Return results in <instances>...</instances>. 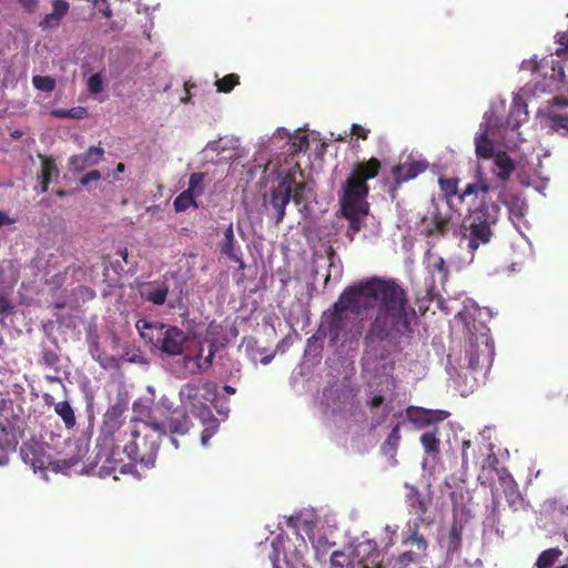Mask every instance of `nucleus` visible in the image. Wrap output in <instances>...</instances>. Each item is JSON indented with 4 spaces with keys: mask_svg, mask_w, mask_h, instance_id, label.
Instances as JSON below:
<instances>
[{
    "mask_svg": "<svg viewBox=\"0 0 568 568\" xmlns=\"http://www.w3.org/2000/svg\"><path fill=\"white\" fill-rule=\"evenodd\" d=\"M135 327L142 338L166 355H183L192 341L189 334L176 326L152 323L144 318L138 320Z\"/></svg>",
    "mask_w": 568,
    "mask_h": 568,
    "instance_id": "nucleus-5",
    "label": "nucleus"
},
{
    "mask_svg": "<svg viewBox=\"0 0 568 568\" xmlns=\"http://www.w3.org/2000/svg\"><path fill=\"white\" fill-rule=\"evenodd\" d=\"M458 183L459 180L457 178H440L438 180L439 189L446 199H450L458 194Z\"/></svg>",
    "mask_w": 568,
    "mask_h": 568,
    "instance_id": "nucleus-36",
    "label": "nucleus"
},
{
    "mask_svg": "<svg viewBox=\"0 0 568 568\" xmlns=\"http://www.w3.org/2000/svg\"><path fill=\"white\" fill-rule=\"evenodd\" d=\"M506 481H507L506 486H503V491H504L506 501L508 503V505L511 508L517 509L518 506L523 501L521 494L518 489V486H517L515 479H509L508 477H506Z\"/></svg>",
    "mask_w": 568,
    "mask_h": 568,
    "instance_id": "nucleus-28",
    "label": "nucleus"
},
{
    "mask_svg": "<svg viewBox=\"0 0 568 568\" xmlns=\"http://www.w3.org/2000/svg\"><path fill=\"white\" fill-rule=\"evenodd\" d=\"M22 460L30 465L34 473H41L45 477V471L51 469L54 473L69 474V471L80 463L78 456L70 458L52 459L47 453L45 446L37 440H30L20 447Z\"/></svg>",
    "mask_w": 568,
    "mask_h": 568,
    "instance_id": "nucleus-7",
    "label": "nucleus"
},
{
    "mask_svg": "<svg viewBox=\"0 0 568 568\" xmlns=\"http://www.w3.org/2000/svg\"><path fill=\"white\" fill-rule=\"evenodd\" d=\"M104 150L101 146H91L82 154L72 155L69 159V165L77 172L84 171L94 166L103 159Z\"/></svg>",
    "mask_w": 568,
    "mask_h": 568,
    "instance_id": "nucleus-17",
    "label": "nucleus"
},
{
    "mask_svg": "<svg viewBox=\"0 0 568 568\" xmlns=\"http://www.w3.org/2000/svg\"><path fill=\"white\" fill-rule=\"evenodd\" d=\"M494 164V173L501 181L509 180L513 172L515 171V162L505 151H498L495 154Z\"/></svg>",
    "mask_w": 568,
    "mask_h": 568,
    "instance_id": "nucleus-22",
    "label": "nucleus"
},
{
    "mask_svg": "<svg viewBox=\"0 0 568 568\" xmlns=\"http://www.w3.org/2000/svg\"><path fill=\"white\" fill-rule=\"evenodd\" d=\"M179 396L182 405L196 415L205 426L201 434V442L206 445L219 428V420L207 405L217 397L216 384L210 381L186 383L181 387Z\"/></svg>",
    "mask_w": 568,
    "mask_h": 568,
    "instance_id": "nucleus-3",
    "label": "nucleus"
},
{
    "mask_svg": "<svg viewBox=\"0 0 568 568\" xmlns=\"http://www.w3.org/2000/svg\"><path fill=\"white\" fill-rule=\"evenodd\" d=\"M387 357H372V356H368V357H363L362 358V366L364 369H366L368 366H379L381 365V362L385 361ZM382 366L384 368L385 367V364H382Z\"/></svg>",
    "mask_w": 568,
    "mask_h": 568,
    "instance_id": "nucleus-50",
    "label": "nucleus"
},
{
    "mask_svg": "<svg viewBox=\"0 0 568 568\" xmlns=\"http://www.w3.org/2000/svg\"><path fill=\"white\" fill-rule=\"evenodd\" d=\"M480 357H447L446 372L454 387L466 396L477 386L478 376L484 374L486 366L491 365V361L487 364L479 363Z\"/></svg>",
    "mask_w": 568,
    "mask_h": 568,
    "instance_id": "nucleus-9",
    "label": "nucleus"
},
{
    "mask_svg": "<svg viewBox=\"0 0 568 568\" xmlns=\"http://www.w3.org/2000/svg\"><path fill=\"white\" fill-rule=\"evenodd\" d=\"M550 128L560 134H568V113L552 112L548 116Z\"/></svg>",
    "mask_w": 568,
    "mask_h": 568,
    "instance_id": "nucleus-34",
    "label": "nucleus"
},
{
    "mask_svg": "<svg viewBox=\"0 0 568 568\" xmlns=\"http://www.w3.org/2000/svg\"><path fill=\"white\" fill-rule=\"evenodd\" d=\"M88 90L93 94H98L103 91V79L100 73H94L89 78Z\"/></svg>",
    "mask_w": 568,
    "mask_h": 568,
    "instance_id": "nucleus-45",
    "label": "nucleus"
},
{
    "mask_svg": "<svg viewBox=\"0 0 568 568\" xmlns=\"http://www.w3.org/2000/svg\"><path fill=\"white\" fill-rule=\"evenodd\" d=\"M375 308L367 337L393 343L398 352L414 339L412 321L416 313L408 304L404 288L395 280L372 276L358 284L348 286L331 308L321 317L318 335L337 342L347 331L353 315Z\"/></svg>",
    "mask_w": 568,
    "mask_h": 568,
    "instance_id": "nucleus-1",
    "label": "nucleus"
},
{
    "mask_svg": "<svg viewBox=\"0 0 568 568\" xmlns=\"http://www.w3.org/2000/svg\"><path fill=\"white\" fill-rule=\"evenodd\" d=\"M169 288L166 285L158 286L146 293L145 298L154 305H162L168 297Z\"/></svg>",
    "mask_w": 568,
    "mask_h": 568,
    "instance_id": "nucleus-41",
    "label": "nucleus"
},
{
    "mask_svg": "<svg viewBox=\"0 0 568 568\" xmlns=\"http://www.w3.org/2000/svg\"><path fill=\"white\" fill-rule=\"evenodd\" d=\"M427 169L428 162L426 160L408 158L405 162L399 163L392 169L395 186H399L403 183L415 179Z\"/></svg>",
    "mask_w": 568,
    "mask_h": 568,
    "instance_id": "nucleus-15",
    "label": "nucleus"
},
{
    "mask_svg": "<svg viewBox=\"0 0 568 568\" xmlns=\"http://www.w3.org/2000/svg\"><path fill=\"white\" fill-rule=\"evenodd\" d=\"M101 179V173L98 170H92L83 175L80 180L82 185H89L92 181H98Z\"/></svg>",
    "mask_w": 568,
    "mask_h": 568,
    "instance_id": "nucleus-51",
    "label": "nucleus"
},
{
    "mask_svg": "<svg viewBox=\"0 0 568 568\" xmlns=\"http://www.w3.org/2000/svg\"><path fill=\"white\" fill-rule=\"evenodd\" d=\"M470 447H471V442L469 439L463 440V443H462V466L464 469L468 468V464L470 460L468 449Z\"/></svg>",
    "mask_w": 568,
    "mask_h": 568,
    "instance_id": "nucleus-48",
    "label": "nucleus"
},
{
    "mask_svg": "<svg viewBox=\"0 0 568 568\" xmlns=\"http://www.w3.org/2000/svg\"><path fill=\"white\" fill-rule=\"evenodd\" d=\"M168 363L171 373L185 379L193 375L204 374L213 364V357H170Z\"/></svg>",
    "mask_w": 568,
    "mask_h": 568,
    "instance_id": "nucleus-10",
    "label": "nucleus"
},
{
    "mask_svg": "<svg viewBox=\"0 0 568 568\" xmlns=\"http://www.w3.org/2000/svg\"><path fill=\"white\" fill-rule=\"evenodd\" d=\"M41 173L40 180H45L51 182L53 175H58V168L53 159L41 155Z\"/></svg>",
    "mask_w": 568,
    "mask_h": 568,
    "instance_id": "nucleus-37",
    "label": "nucleus"
},
{
    "mask_svg": "<svg viewBox=\"0 0 568 568\" xmlns=\"http://www.w3.org/2000/svg\"><path fill=\"white\" fill-rule=\"evenodd\" d=\"M32 84L36 89L43 92H52L55 89V80L49 75H34Z\"/></svg>",
    "mask_w": 568,
    "mask_h": 568,
    "instance_id": "nucleus-40",
    "label": "nucleus"
},
{
    "mask_svg": "<svg viewBox=\"0 0 568 568\" xmlns=\"http://www.w3.org/2000/svg\"><path fill=\"white\" fill-rule=\"evenodd\" d=\"M381 168L376 158L358 162L342 186L341 207L349 223L351 239L361 231L362 219L369 213V203L366 200L369 193L367 181L376 178Z\"/></svg>",
    "mask_w": 568,
    "mask_h": 568,
    "instance_id": "nucleus-2",
    "label": "nucleus"
},
{
    "mask_svg": "<svg viewBox=\"0 0 568 568\" xmlns=\"http://www.w3.org/2000/svg\"><path fill=\"white\" fill-rule=\"evenodd\" d=\"M364 546H367L369 549L373 550V552L371 554V557H373L372 559V564L374 565L373 567H369L367 565H363L362 568H382V565L381 562H377L375 561V559H377L379 557V552L375 549V545H373V541L372 540H368L367 542L364 544ZM363 547V545H359L358 546V549Z\"/></svg>",
    "mask_w": 568,
    "mask_h": 568,
    "instance_id": "nucleus-47",
    "label": "nucleus"
},
{
    "mask_svg": "<svg viewBox=\"0 0 568 568\" xmlns=\"http://www.w3.org/2000/svg\"><path fill=\"white\" fill-rule=\"evenodd\" d=\"M166 429V436L169 437L170 442L175 448H179V443L175 436H183L185 435L190 427H191V420L187 415L182 414L179 417H172L169 420L168 427L162 424Z\"/></svg>",
    "mask_w": 568,
    "mask_h": 568,
    "instance_id": "nucleus-20",
    "label": "nucleus"
},
{
    "mask_svg": "<svg viewBox=\"0 0 568 568\" xmlns=\"http://www.w3.org/2000/svg\"><path fill=\"white\" fill-rule=\"evenodd\" d=\"M240 83V77L236 73H230L222 79L216 80L217 92L230 93Z\"/></svg>",
    "mask_w": 568,
    "mask_h": 568,
    "instance_id": "nucleus-38",
    "label": "nucleus"
},
{
    "mask_svg": "<svg viewBox=\"0 0 568 568\" xmlns=\"http://www.w3.org/2000/svg\"><path fill=\"white\" fill-rule=\"evenodd\" d=\"M173 207L175 212H184L189 207L197 209L199 204L196 202V199L186 190L181 192L173 201Z\"/></svg>",
    "mask_w": 568,
    "mask_h": 568,
    "instance_id": "nucleus-32",
    "label": "nucleus"
},
{
    "mask_svg": "<svg viewBox=\"0 0 568 568\" xmlns=\"http://www.w3.org/2000/svg\"><path fill=\"white\" fill-rule=\"evenodd\" d=\"M19 4L29 13L34 12L38 9V0H18Z\"/></svg>",
    "mask_w": 568,
    "mask_h": 568,
    "instance_id": "nucleus-56",
    "label": "nucleus"
},
{
    "mask_svg": "<svg viewBox=\"0 0 568 568\" xmlns=\"http://www.w3.org/2000/svg\"><path fill=\"white\" fill-rule=\"evenodd\" d=\"M468 355H495V344L489 328L480 325L479 328L470 332Z\"/></svg>",
    "mask_w": 568,
    "mask_h": 568,
    "instance_id": "nucleus-14",
    "label": "nucleus"
},
{
    "mask_svg": "<svg viewBox=\"0 0 568 568\" xmlns=\"http://www.w3.org/2000/svg\"><path fill=\"white\" fill-rule=\"evenodd\" d=\"M52 114L57 118H71V119H84L88 115V111L83 106H73L71 109H57L52 111Z\"/></svg>",
    "mask_w": 568,
    "mask_h": 568,
    "instance_id": "nucleus-39",
    "label": "nucleus"
},
{
    "mask_svg": "<svg viewBox=\"0 0 568 568\" xmlns=\"http://www.w3.org/2000/svg\"><path fill=\"white\" fill-rule=\"evenodd\" d=\"M499 206L481 203L463 222L464 237L468 240L467 247L474 253L480 245L490 242L491 226L498 221Z\"/></svg>",
    "mask_w": 568,
    "mask_h": 568,
    "instance_id": "nucleus-6",
    "label": "nucleus"
},
{
    "mask_svg": "<svg viewBox=\"0 0 568 568\" xmlns=\"http://www.w3.org/2000/svg\"><path fill=\"white\" fill-rule=\"evenodd\" d=\"M463 530V524L454 519L448 535L442 539V546L447 554H454L460 549Z\"/></svg>",
    "mask_w": 568,
    "mask_h": 568,
    "instance_id": "nucleus-24",
    "label": "nucleus"
},
{
    "mask_svg": "<svg viewBox=\"0 0 568 568\" xmlns=\"http://www.w3.org/2000/svg\"><path fill=\"white\" fill-rule=\"evenodd\" d=\"M212 404L219 415L223 416L224 418H226L229 416V413H230L229 400L225 398H221L219 393H217L216 399Z\"/></svg>",
    "mask_w": 568,
    "mask_h": 568,
    "instance_id": "nucleus-46",
    "label": "nucleus"
},
{
    "mask_svg": "<svg viewBox=\"0 0 568 568\" xmlns=\"http://www.w3.org/2000/svg\"><path fill=\"white\" fill-rule=\"evenodd\" d=\"M495 470H496V473H497V475L499 477V481H500L501 487L506 486V484H507L506 477H508L509 479H514L511 474L505 467L496 468Z\"/></svg>",
    "mask_w": 568,
    "mask_h": 568,
    "instance_id": "nucleus-58",
    "label": "nucleus"
},
{
    "mask_svg": "<svg viewBox=\"0 0 568 568\" xmlns=\"http://www.w3.org/2000/svg\"><path fill=\"white\" fill-rule=\"evenodd\" d=\"M368 132L369 131L363 128L361 124H352L351 133L358 136L359 139L366 140L368 138Z\"/></svg>",
    "mask_w": 568,
    "mask_h": 568,
    "instance_id": "nucleus-53",
    "label": "nucleus"
},
{
    "mask_svg": "<svg viewBox=\"0 0 568 568\" xmlns=\"http://www.w3.org/2000/svg\"><path fill=\"white\" fill-rule=\"evenodd\" d=\"M134 466L130 464H121V462L116 460L112 455H105V459L103 464L99 467L98 475L100 477L113 476L114 479H119L116 476L120 474H128L132 470Z\"/></svg>",
    "mask_w": 568,
    "mask_h": 568,
    "instance_id": "nucleus-21",
    "label": "nucleus"
},
{
    "mask_svg": "<svg viewBox=\"0 0 568 568\" xmlns=\"http://www.w3.org/2000/svg\"><path fill=\"white\" fill-rule=\"evenodd\" d=\"M125 410L126 404L123 402H118L108 408L103 415V422L100 428V435L104 440L113 438L114 435L120 432L123 426V415Z\"/></svg>",
    "mask_w": 568,
    "mask_h": 568,
    "instance_id": "nucleus-13",
    "label": "nucleus"
},
{
    "mask_svg": "<svg viewBox=\"0 0 568 568\" xmlns=\"http://www.w3.org/2000/svg\"><path fill=\"white\" fill-rule=\"evenodd\" d=\"M434 268L437 270L438 272L443 273L444 277L447 276L448 271H447L444 258L438 257L436 260V262L434 263Z\"/></svg>",
    "mask_w": 568,
    "mask_h": 568,
    "instance_id": "nucleus-62",
    "label": "nucleus"
},
{
    "mask_svg": "<svg viewBox=\"0 0 568 568\" xmlns=\"http://www.w3.org/2000/svg\"><path fill=\"white\" fill-rule=\"evenodd\" d=\"M209 343L207 355H214L216 352H219L221 348L225 346V343L221 342L217 338L206 341Z\"/></svg>",
    "mask_w": 568,
    "mask_h": 568,
    "instance_id": "nucleus-54",
    "label": "nucleus"
},
{
    "mask_svg": "<svg viewBox=\"0 0 568 568\" xmlns=\"http://www.w3.org/2000/svg\"><path fill=\"white\" fill-rule=\"evenodd\" d=\"M18 439L12 428L0 427V465H6L9 460V452L16 449Z\"/></svg>",
    "mask_w": 568,
    "mask_h": 568,
    "instance_id": "nucleus-23",
    "label": "nucleus"
},
{
    "mask_svg": "<svg viewBox=\"0 0 568 568\" xmlns=\"http://www.w3.org/2000/svg\"><path fill=\"white\" fill-rule=\"evenodd\" d=\"M529 64L534 73L547 81L546 87L557 88L559 83L565 82L566 73L562 61L552 54L542 58L540 61H532Z\"/></svg>",
    "mask_w": 568,
    "mask_h": 568,
    "instance_id": "nucleus-11",
    "label": "nucleus"
},
{
    "mask_svg": "<svg viewBox=\"0 0 568 568\" xmlns=\"http://www.w3.org/2000/svg\"><path fill=\"white\" fill-rule=\"evenodd\" d=\"M556 55L560 59L568 60V32H558L556 34Z\"/></svg>",
    "mask_w": 568,
    "mask_h": 568,
    "instance_id": "nucleus-42",
    "label": "nucleus"
},
{
    "mask_svg": "<svg viewBox=\"0 0 568 568\" xmlns=\"http://www.w3.org/2000/svg\"><path fill=\"white\" fill-rule=\"evenodd\" d=\"M477 185H478V193L480 192L483 194H486L490 190V185L486 180L483 179V173L480 170H478V174H477Z\"/></svg>",
    "mask_w": 568,
    "mask_h": 568,
    "instance_id": "nucleus-55",
    "label": "nucleus"
},
{
    "mask_svg": "<svg viewBox=\"0 0 568 568\" xmlns=\"http://www.w3.org/2000/svg\"><path fill=\"white\" fill-rule=\"evenodd\" d=\"M485 463L488 467L496 469L499 464V459L496 454L491 452L487 455Z\"/></svg>",
    "mask_w": 568,
    "mask_h": 568,
    "instance_id": "nucleus-60",
    "label": "nucleus"
},
{
    "mask_svg": "<svg viewBox=\"0 0 568 568\" xmlns=\"http://www.w3.org/2000/svg\"><path fill=\"white\" fill-rule=\"evenodd\" d=\"M295 174L303 175L298 164L288 170L281 171L276 176V185L270 189V194H264L263 205L267 211H273L275 225H280L285 217V210L293 196Z\"/></svg>",
    "mask_w": 568,
    "mask_h": 568,
    "instance_id": "nucleus-8",
    "label": "nucleus"
},
{
    "mask_svg": "<svg viewBox=\"0 0 568 568\" xmlns=\"http://www.w3.org/2000/svg\"><path fill=\"white\" fill-rule=\"evenodd\" d=\"M70 4L65 0H54L52 2V12L48 13L43 17V19L39 22V27L42 30H47L53 27H58L61 20L69 12Z\"/></svg>",
    "mask_w": 568,
    "mask_h": 568,
    "instance_id": "nucleus-19",
    "label": "nucleus"
},
{
    "mask_svg": "<svg viewBox=\"0 0 568 568\" xmlns=\"http://www.w3.org/2000/svg\"><path fill=\"white\" fill-rule=\"evenodd\" d=\"M419 440H420L424 452L427 455L435 458L440 454V438L438 435L437 426H434L429 430L424 432L420 435Z\"/></svg>",
    "mask_w": 568,
    "mask_h": 568,
    "instance_id": "nucleus-25",
    "label": "nucleus"
},
{
    "mask_svg": "<svg viewBox=\"0 0 568 568\" xmlns=\"http://www.w3.org/2000/svg\"><path fill=\"white\" fill-rule=\"evenodd\" d=\"M400 564H409L415 561V554L413 551H405L398 557Z\"/></svg>",
    "mask_w": 568,
    "mask_h": 568,
    "instance_id": "nucleus-61",
    "label": "nucleus"
},
{
    "mask_svg": "<svg viewBox=\"0 0 568 568\" xmlns=\"http://www.w3.org/2000/svg\"><path fill=\"white\" fill-rule=\"evenodd\" d=\"M400 423H397L392 432L389 433L386 442L384 443L383 445V450L387 454V453H392V454H395L398 446H399V442H400Z\"/></svg>",
    "mask_w": 568,
    "mask_h": 568,
    "instance_id": "nucleus-35",
    "label": "nucleus"
},
{
    "mask_svg": "<svg viewBox=\"0 0 568 568\" xmlns=\"http://www.w3.org/2000/svg\"><path fill=\"white\" fill-rule=\"evenodd\" d=\"M384 396L383 395H374L367 404L371 406V408H378L384 404Z\"/></svg>",
    "mask_w": 568,
    "mask_h": 568,
    "instance_id": "nucleus-59",
    "label": "nucleus"
},
{
    "mask_svg": "<svg viewBox=\"0 0 568 568\" xmlns=\"http://www.w3.org/2000/svg\"><path fill=\"white\" fill-rule=\"evenodd\" d=\"M345 560V554L343 551H333L331 555V565L334 568H343Z\"/></svg>",
    "mask_w": 568,
    "mask_h": 568,
    "instance_id": "nucleus-49",
    "label": "nucleus"
},
{
    "mask_svg": "<svg viewBox=\"0 0 568 568\" xmlns=\"http://www.w3.org/2000/svg\"><path fill=\"white\" fill-rule=\"evenodd\" d=\"M220 248L221 253L226 255L230 260L234 262L241 261L235 247V237L232 223H230L224 230V237L220 244Z\"/></svg>",
    "mask_w": 568,
    "mask_h": 568,
    "instance_id": "nucleus-27",
    "label": "nucleus"
},
{
    "mask_svg": "<svg viewBox=\"0 0 568 568\" xmlns=\"http://www.w3.org/2000/svg\"><path fill=\"white\" fill-rule=\"evenodd\" d=\"M425 222L424 234L426 236H445L450 230L452 215L436 212L428 221L425 220Z\"/></svg>",
    "mask_w": 568,
    "mask_h": 568,
    "instance_id": "nucleus-18",
    "label": "nucleus"
},
{
    "mask_svg": "<svg viewBox=\"0 0 568 568\" xmlns=\"http://www.w3.org/2000/svg\"><path fill=\"white\" fill-rule=\"evenodd\" d=\"M493 115H485V122L480 124L479 133L475 138L476 155L481 159H490L495 156L494 142L490 135L494 133Z\"/></svg>",
    "mask_w": 568,
    "mask_h": 568,
    "instance_id": "nucleus-16",
    "label": "nucleus"
},
{
    "mask_svg": "<svg viewBox=\"0 0 568 568\" xmlns=\"http://www.w3.org/2000/svg\"><path fill=\"white\" fill-rule=\"evenodd\" d=\"M404 542L416 546V548L422 552H425L428 546L425 537L419 534L418 523H414L413 525L408 524L407 537Z\"/></svg>",
    "mask_w": 568,
    "mask_h": 568,
    "instance_id": "nucleus-29",
    "label": "nucleus"
},
{
    "mask_svg": "<svg viewBox=\"0 0 568 568\" xmlns=\"http://www.w3.org/2000/svg\"><path fill=\"white\" fill-rule=\"evenodd\" d=\"M132 410L134 413V417L131 419L130 426L136 425L140 428H143L146 422H156L152 416L151 405L146 400H135L132 405Z\"/></svg>",
    "mask_w": 568,
    "mask_h": 568,
    "instance_id": "nucleus-26",
    "label": "nucleus"
},
{
    "mask_svg": "<svg viewBox=\"0 0 568 568\" xmlns=\"http://www.w3.org/2000/svg\"><path fill=\"white\" fill-rule=\"evenodd\" d=\"M562 556V550L558 547L544 550L535 562V568H550Z\"/></svg>",
    "mask_w": 568,
    "mask_h": 568,
    "instance_id": "nucleus-30",
    "label": "nucleus"
},
{
    "mask_svg": "<svg viewBox=\"0 0 568 568\" xmlns=\"http://www.w3.org/2000/svg\"><path fill=\"white\" fill-rule=\"evenodd\" d=\"M307 191H311L308 189L307 182H296L295 181V184L293 186V196L291 200H293V202L296 205H300L302 202H304L307 199V195H306Z\"/></svg>",
    "mask_w": 568,
    "mask_h": 568,
    "instance_id": "nucleus-43",
    "label": "nucleus"
},
{
    "mask_svg": "<svg viewBox=\"0 0 568 568\" xmlns=\"http://www.w3.org/2000/svg\"><path fill=\"white\" fill-rule=\"evenodd\" d=\"M143 428L129 426L130 439L123 447L130 462L146 468L155 465L161 439L166 436V429L159 422H146Z\"/></svg>",
    "mask_w": 568,
    "mask_h": 568,
    "instance_id": "nucleus-4",
    "label": "nucleus"
},
{
    "mask_svg": "<svg viewBox=\"0 0 568 568\" xmlns=\"http://www.w3.org/2000/svg\"><path fill=\"white\" fill-rule=\"evenodd\" d=\"M449 416L446 410H433L416 406H409L406 409L407 419L419 429L433 428L437 423L445 420Z\"/></svg>",
    "mask_w": 568,
    "mask_h": 568,
    "instance_id": "nucleus-12",
    "label": "nucleus"
},
{
    "mask_svg": "<svg viewBox=\"0 0 568 568\" xmlns=\"http://www.w3.org/2000/svg\"><path fill=\"white\" fill-rule=\"evenodd\" d=\"M205 178L206 174L203 172H195L190 175L186 191L190 192L195 199L201 196L205 191Z\"/></svg>",
    "mask_w": 568,
    "mask_h": 568,
    "instance_id": "nucleus-33",
    "label": "nucleus"
},
{
    "mask_svg": "<svg viewBox=\"0 0 568 568\" xmlns=\"http://www.w3.org/2000/svg\"><path fill=\"white\" fill-rule=\"evenodd\" d=\"M552 101H554V104L558 105V106H566V105H568V100L565 99V98L556 97V98H554Z\"/></svg>",
    "mask_w": 568,
    "mask_h": 568,
    "instance_id": "nucleus-64",
    "label": "nucleus"
},
{
    "mask_svg": "<svg viewBox=\"0 0 568 568\" xmlns=\"http://www.w3.org/2000/svg\"><path fill=\"white\" fill-rule=\"evenodd\" d=\"M308 144L307 135H296L295 138L291 139L290 154L296 155L302 151H306L308 149Z\"/></svg>",
    "mask_w": 568,
    "mask_h": 568,
    "instance_id": "nucleus-44",
    "label": "nucleus"
},
{
    "mask_svg": "<svg viewBox=\"0 0 568 568\" xmlns=\"http://www.w3.org/2000/svg\"><path fill=\"white\" fill-rule=\"evenodd\" d=\"M54 412L61 417L68 428L75 425V415L70 403L67 400L59 402L54 405Z\"/></svg>",
    "mask_w": 568,
    "mask_h": 568,
    "instance_id": "nucleus-31",
    "label": "nucleus"
},
{
    "mask_svg": "<svg viewBox=\"0 0 568 568\" xmlns=\"http://www.w3.org/2000/svg\"><path fill=\"white\" fill-rule=\"evenodd\" d=\"M478 194V185L476 183H468L464 191L459 194V200L464 201L469 195H477Z\"/></svg>",
    "mask_w": 568,
    "mask_h": 568,
    "instance_id": "nucleus-52",
    "label": "nucleus"
},
{
    "mask_svg": "<svg viewBox=\"0 0 568 568\" xmlns=\"http://www.w3.org/2000/svg\"><path fill=\"white\" fill-rule=\"evenodd\" d=\"M12 303L2 294H0V314L9 313L13 310Z\"/></svg>",
    "mask_w": 568,
    "mask_h": 568,
    "instance_id": "nucleus-57",
    "label": "nucleus"
},
{
    "mask_svg": "<svg viewBox=\"0 0 568 568\" xmlns=\"http://www.w3.org/2000/svg\"><path fill=\"white\" fill-rule=\"evenodd\" d=\"M14 223V220L11 219L4 211L0 210V227Z\"/></svg>",
    "mask_w": 568,
    "mask_h": 568,
    "instance_id": "nucleus-63",
    "label": "nucleus"
}]
</instances>
